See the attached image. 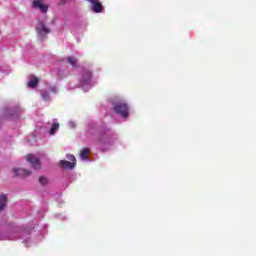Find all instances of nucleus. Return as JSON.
<instances>
[{
  "mask_svg": "<svg viewBox=\"0 0 256 256\" xmlns=\"http://www.w3.org/2000/svg\"><path fill=\"white\" fill-rule=\"evenodd\" d=\"M90 9L93 13H103V4L99 0L91 1Z\"/></svg>",
  "mask_w": 256,
  "mask_h": 256,
  "instance_id": "nucleus-7",
  "label": "nucleus"
},
{
  "mask_svg": "<svg viewBox=\"0 0 256 256\" xmlns=\"http://www.w3.org/2000/svg\"><path fill=\"white\" fill-rule=\"evenodd\" d=\"M86 131L88 135H95V133H98V136L94 140V145L99 151H102V153L113 149V146L117 142V134L106 125L99 126L94 122H90L87 125Z\"/></svg>",
  "mask_w": 256,
  "mask_h": 256,
  "instance_id": "nucleus-1",
  "label": "nucleus"
},
{
  "mask_svg": "<svg viewBox=\"0 0 256 256\" xmlns=\"http://www.w3.org/2000/svg\"><path fill=\"white\" fill-rule=\"evenodd\" d=\"M63 63H68L69 65H71V67H79V64L77 62V58L70 56L66 59L63 60Z\"/></svg>",
  "mask_w": 256,
  "mask_h": 256,
  "instance_id": "nucleus-12",
  "label": "nucleus"
},
{
  "mask_svg": "<svg viewBox=\"0 0 256 256\" xmlns=\"http://www.w3.org/2000/svg\"><path fill=\"white\" fill-rule=\"evenodd\" d=\"M68 127L69 129H75L77 127V123L73 120L68 121Z\"/></svg>",
  "mask_w": 256,
  "mask_h": 256,
  "instance_id": "nucleus-22",
  "label": "nucleus"
},
{
  "mask_svg": "<svg viewBox=\"0 0 256 256\" xmlns=\"http://www.w3.org/2000/svg\"><path fill=\"white\" fill-rule=\"evenodd\" d=\"M36 33L38 36V40L45 41L49 33H51V28L47 27L44 21L38 20L36 25Z\"/></svg>",
  "mask_w": 256,
  "mask_h": 256,
  "instance_id": "nucleus-4",
  "label": "nucleus"
},
{
  "mask_svg": "<svg viewBox=\"0 0 256 256\" xmlns=\"http://www.w3.org/2000/svg\"><path fill=\"white\" fill-rule=\"evenodd\" d=\"M37 85H39V78L35 76H30V80L27 83V87H29V89H35Z\"/></svg>",
  "mask_w": 256,
  "mask_h": 256,
  "instance_id": "nucleus-11",
  "label": "nucleus"
},
{
  "mask_svg": "<svg viewBox=\"0 0 256 256\" xmlns=\"http://www.w3.org/2000/svg\"><path fill=\"white\" fill-rule=\"evenodd\" d=\"M21 239H24V240L22 241V243H25L26 247H30V246H31V238L25 237V235H23V236L21 237Z\"/></svg>",
  "mask_w": 256,
  "mask_h": 256,
  "instance_id": "nucleus-19",
  "label": "nucleus"
},
{
  "mask_svg": "<svg viewBox=\"0 0 256 256\" xmlns=\"http://www.w3.org/2000/svg\"><path fill=\"white\" fill-rule=\"evenodd\" d=\"M33 9H38L40 13H47L49 11V5L45 4L43 0H33L32 2Z\"/></svg>",
  "mask_w": 256,
  "mask_h": 256,
  "instance_id": "nucleus-6",
  "label": "nucleus"
},
{
  "mask_svg": "<svg viewBox=\"0 0 256 256\" xmlns=\"http://www.w3.org/2000/svg\"><path fill=\"white\" fill-rule=\"evenodd\" d=\"M59 130V123L53 124V126L50 129V135H54Z\"/></svg>",
  "mask_w": 256,
  "mask_h": 256,
  "instance_id": "nucleus-18",
  "label": "nucleus"
},
{
  "mask_svg": "<svg viewBox=\"0 0 256 256\" xmlns=\"http://www.w3.org/2000/svg\"><path fill=\"white\" fill-rule=\"evenodd\" d=\"M48 91H50V93L56 94V93H58L59 90L57 89V86L52 85V86L48 87Z\"/></svg>",
  "mask_w": 256,
  "mask_h": 256,
  "instance_id": "nucleus-21",
  "label": "nucleus"
},
{
  "mask_svg": "<svg viewBox=\"0 0 256 256\" xmlns=\"http://www.w3.org/2000/svg\"><path fill=\"white\" fill-rule=\"evenodd\" d=\"M6 117H11L12 119L19 118V107L9 108L6 110Z\"/></svg>",
  "mask_w": 256,
  "mask_h": 256,
  "instance_id": "nucleus-10",
  "label": "nucleus"
},
{
  "mask_svg": "<svg viewBox=\"0 0 256 256\" xmlns=\"http://www.w3.org/2000/svg\"><path fill=\"white\" fill-rule=\"evenodd\" d=\"M39 183H40V185H47L49 183V179L45 176H41L39 178Z\"/></svg>",
  "mask_w": 256,
  "mask_h": 256,
  "instance_id": "nucleus-20",
  "label": "nucleus"
},
{
  "mask_svg": "<svg viewBox=\"0 0 256 256\" xmlns=\"http://www.w3.org/2000/svg\"><path fill=\"white\" fill-rule=\"evenodd\" d=\"M89 148H84L80 153L81 161H89Z\"/></svg>",
  "mask_w": 256,
  "mask_h": 256,
  "instance_id": "nucleus-15",
  "label": "nucleus"
},
{
  "mask_svg": "<svg viewBox=\"0 0 256 256\" xmlns=\"http://www.w3.org/2000/svg\"><path fill=\"white\" fill-rule=\"evenodd\" d=\"M62 1H67V0H62Z\"/></svg>",
  "mask_w": 256,
  "mask_h": 256,
  "instance_id": "nucleus-24",
  "label": "nucleus"
},
{
  "mask_svg": "<svg viewBox=\"0 0 256 256\" xmlns=\"http://www.w3.org/2000/svg\"><path fill=\"white\" fill-rule=\"evenodd\" d=\"M28 143H30V145H37V137L35 134L28 136Z\"/></svg>",
  "mask_w": 256,
  "mask_h": 256,
  "instance_id": "nucleus-17",
  "label": "nucleus"
},
{
  "mask_svg": "<svg viewBox=\"0 0 256 256\" xmlns=\"http://www.w3.org/2000/svg\"><path fill=\"white\" fill-rule=\"evenodd\" d=\"M12 171L15 177H29V175H31V171L23 168H14Z\"/></svg>",
  "mask_w": 256,
  "mask_h": 256,
  "instance_id": "nucleus-9",
  "label": "nucleus"
},
{
  "mask_svg": "<svg viewBox=\"0 0 256 256\" xmlns=\"http://www.w3.org/2000/svg\"><path fill=\"white\" fill-rule=\"evenodd\" d=\"M66 159L67 160H60L59 161V167H61L62 169H65L66 171H73V169H75V167H77V159L75 158V155L72 154H67L66 155ZM71 161V162H69Z\"/></svg>",
  "mask_w": 256,
  "mask_h": 256,
  "instance_id": "nucleus-5",
  "label": "nucleus"
},
{
  "mask_svg": "<svg viewBox=\"0 0 256 256\" xmlns=\"http://www.w3.org/2000/svg\"><path fill=\"white\" fill-rule=\"evenodd\" d=\"M27 161L32 165L33 169H39L41 167V161H39L38 158L35 157V155H28Z\"/></svg>",
  "mask_w": 256,
  "mask_h": 256,
  "instance_id": "nucleus-8",
  "label": "nucleus"
},
{
  "mask_svg": "<svg viewBox=\"0 0 256 256\" xmlns=\"http://www.w3.org/2000/svg\"><path fill=\"white\" fill-rule=\"evenodd\" d=\"M7 207V194L0 195V213Z\"/></svg>",
  "mask_w": 256,
  "mask_h": 256,
  "instance_id": "nucleus-14",
  "label": "nucleus"
},
{
  "mask_svg": "<svg viewBox=\"0 0 256 256\" xmlns=\"http://www.w3.org/2000/svg\"><path fill=\"white\" fill-rule=\"evenodd\" d=\"M79 87L84 90L85 93L89 91V89H93L95 85L93 83V70L89 68H82L78 75Z\"/></svg>",
  "mask_w": 256,
  "mask_h": 256,
  "instance_id": "nucleus-2",
  "label": "nucleus"
},
{
  "mask_svg": "<svg viewBox=\"0 0 256 256\" xmlns=\"http://www.w3.org/2000/svg\"><path fill=\"white\" fill-rule=\"evenodd\" d=\"M15 238L9 232H0V241H13Z\"/></svg>",
  "mask_w": 256,
  "mask_h": 256,
  "instance_id": "nucleus-13",
  "label": "nucleus"
},
{
  "mask_svg": "<svg viewBox=\"0 0 256 256\" xmlns=\"http://www.w3.org/2000/svg\"><path fill=\"white\" fill-rule=\"evenodd\" d=\"M40 96L43 101H51V95L49 94V90H40Z\"/></svg>",
  "mask_w": 256,
  "mask_h": 256,
  "instance_id": "nucleus-16",
  "label": "nucleus"
},
{
  "mask_svg": "<svg viewBox=\"0 0 256 256\" xmlns=\"http://www.w3.org/2000/svg\"><path fill=\"white\" fill-rule=\"evenodd\" d=\"M86 1H88V3H91V1H94V0H86Z\"/></svg>",
  "mask_w": 256,
  "mask_h": 256,
  "instance_id": "nucleus-23",
  "label": "nucleus"
},
{
  "mask_svg": "<svg viewBox=\"0 0 256 256\" xmlns=\"http://www.w3.org/2000/svg\"><path fill=\"white\" fill-rule=\"evenodd\" d=\"M113 111L118 117L127 121L129 119V104L125 101H118L113 103Z\"/></svg>",
  "mask_w": 256,
  "mask_h": 256,
  "instance_id": "nucleus-3",
  "label": "nucleus"
}]
</instances>
